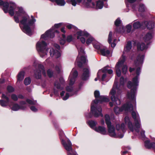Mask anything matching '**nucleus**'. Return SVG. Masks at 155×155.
<instances>
[{
  "label": "nucleus",
  "mask_w": 155,
  "mask_h": 155,
  "mask_svg": "<svg viewBox=\"0 0 155 155\" xmlns=\"http://www.w3.org/2000/svg\"><path fill=\"white\" fill-rule=\"evenodd\" d=\"M133 83L130 81L128 82L127 87L129 88H131L132 87H133V88L131 90L130 92H128L127 96L128 98L132 101V102L133 104H135L136 103L135 99V88L134 87V86L138 85L137 84L138 83L137 76L133 78Z\"/></svg>",
  "instance_id": "f257e3e1"
},
{
  "label": "nucleus",
  "mask_w": 155,
  "mask_h": 155,
  "mask_svg": "<svg viewBox=\"0 0 155 155\" xmlns=\"http://www.w3.org/2000/svg\"><path fill=\"white\" fill-rule=\"evenodd\" d=\"M125 59V56L124 55H122L120 60L116 66V74L118 77H120L121 75L120 68H122V73L124 74H126L127 71V66L124 64Z\"/></svg>",
  "instance_id": "f03ea898"
},
{
  "label": "nucleus",
  "mask_w": 155,
  "mask_h": 155,
  "mask_svg": "<svg viewBox=\"0 0 155 155\" xmlns=\"http://www.w3.org/2000/svg\"><path fill=\"white\" fill-rule=\"evenodd\" d=\"M34 21L32 18V20H28L27 17H24L20 21L21 24L23 25V31L28 34H30L31 30L30 28V26L32 25Z\"/></svg>",
  "instance_id": "7ed1b4c3"
},
{
  "label": "nucleus",
  "mask_w": 155,
  "mask_h": 155,
  "mask_svg": "<svg viewBox=\"0 0 155 155\" xmlns=\"http://www.w3.org/2000/svg\"><path fill=\"white\" fill-rule=\"evenodd\" d=\"M116 92L118 94H120L121 92V91L117 88V86H114L111 90L110 94V95H112L111 97V99L114 104L119 105L120 104V100L119 98L115 97L114 96V94Z\"/></svg>",
  "instance_id": "20e7f679"
},
{
  "label": "nucleus",
  "mask_w": 155,
  "mask_h": 155,
  "mask_svg": "<svg viewBox=\"0 0 155 155\" xmlns=\"http://www.w3.org/2000/svg\"><path fill=\"white\" fill-rule=\"evenodd\" d=\"M133 110L132 105L130 102H128L120 108L116 107L114 109V111L115 113L117 114L123 110L126 112H128L131 111Z\"/></svg>",
  "instance_id": "39448f33"
},
{
  "label": "nucleus",
  "mask_w": 155,
  "mask_h": 155,
  "mask_svg": "<svg viewBox=\"0 0 155 155\" xmlns=\"http://www.w3.org/2000/svg\"><path fill=\"white\" fill-rule=\"evenodd\" d=\"M98 102L97 100H95L94 101V103L91 104V112L94 116L96 117H97L100 115L102 116H103L101 113L102 111L101 108L100 107H96V104Z\"/></svg>",
  "instance_id": "423d86ee"
},
{
  "label": "nucleus",
  "mask_w": 155,
  "mask_h": 155,
  "mask_svg": "<svg viewBox=\"0 0 155 155\" xmlns=\"http://www.w3.org/2000/svg\"><path fill=\"white\" fill-rule=\"evenodd\" d=\"M47 44L43 41H40L38 42L37 44V48L38 51L40 52L41 56L43 57L44 55L46 54L47 50L46 46Z\"/></svg>",
  "instance_id": "0eeeda50"
},
{
  "label": "nucleus",
  "mask_w": 155,
  "mask_h": 155,
  "mask_svg": "<svg viewBox=\"0 0 155 155\" xmlns=\"http://www.w3.org/2000/svg\"><path fill=\"white\" fill-rule=\"evenodd\" d=\"M0 5H2L3 6V10L5 12H8V6L10 7V9L9 10V14L12 16L14 14L13 12V8L15 6V5L14 3L12 4H10L9 5L8 4L7 2H4L2 0H0Z\"/></svg>",
  "instance_id": "6e6552de"
},
{
  "label": "nucleus",
  "mask_w": 155,
  "mask_h": 155,
  "mask_svg": "<svg viewBox=\"0 0 155 155\" xmlns=\"http://www.w3.org/2000/svg\"><path fill=\"white\" fill-rule=\"evenodd\" d=\"M76 35L77 39H79L83 43H84L85 42V40L84 36L88 37L89 36V34L85 31H79L76 33Z\"/></svg>",
  "instance_id": "1a4fd4ad"
},
{
  "label": "nucleus",
  "mask_w": 155,
  "mask_h": 155,
  "mask_svg": "<svg viewBox=\"0 0 155 155\" xmlns=\"http://www.w3.org/2000/svg\"><path fill=\"white\" fill-rule=\"evenodd\" d=\"M78 75V72L75 69H73L71 72L69 76L70 85H72L74 83L75 81V79Z\"/></svg>",
  "instance_id": "9d476101"
},
{
  "label": "nucleus",
  "mask_w": 155,
  "mask_h": 155,
  "mask_svg": "<svg viewBox=\"0 0 155 155\" xmlns=\"http://www.w3.org/2000/svg\"><path fill=\"white\" fill-rule=\"evenodd\" d=\"M128 128L131 131L134 133H138L139 131L141 130L140 136L143 139L145 138V131L142 130L140 127H128Z\"/></svg>",
  "instance_id": "9b49d317"
},
{
  "label": "nucleus",
  "mask_w": 155,
  "mask_h": 155,
  "mask_svg": "<svg viewBox=\"0 0 155 155\" xmlns=\"http://www.w3.org/2000/svg\"><path fill=\"white\" fill-rule=\"evenodd\" d=\"M108 132L110 136L114 137H118L120 138H122L123 136V133H121L120 135H117L114 130V127H108Z\"/></svg>",
  "instance_id": "f8f14e48"
},
{
  "label": "nucleus",
  "mask_w": 155,
  "mask_h": 155,
  "mask_svg": "<svg viewBox=\"0 0 155 155\" xmlns=\"http://www.w3.org/2000/svg\"><path fill=\"white\" fill-rule=\"evenodd\" d=\"M54 32H58L57 30H56L53 31L49 30L46 31L44 34L42 35L41 37V38L46 39L47 38L49 37L51 38H53L54 37Z\"/></svg>",
  "instance_id": "ddd939ff"
},
{
  "label": "nucleus",
  "mask_w": 155,
  "mask_h": 155,
  "mask_svg": "<svg viewBox=\"0 0 155 155\" xmlns=\"http://www.w3.org/2000/svg\"><path fill=\"white\" fill-rule=\"evenodd\" d=\"M39 70L35 73V77L39 79L41 77V72L43 74L45 75V72L44 69V67L43 65H39Z\"/></svg>",
  "instance_id": "4468645a"
},
{
  "label": "nucleus",
  "mask_w": 155,
  "mask_h": 155,
  "mask_svg": "<svg viewBox=\"0 0 155 155\" xmlns=\"http://www.w3.org/2000/svg\"><path fill=\"white\" fill-rule=\"evenodd\" d=\"M61 142L65 148L68 151L72 152V144L69 140H67V143H66L63 139H62Z\"/></svg>",
  "instance_id": "2eb2a0df"
},
{
  "label": "nucleus",
  "mask_w": 155,
  "mask_h": 155,
  "mask_svg": "<svg viewBox=\"0 0 155 155\" xmlns=\"http://www.w3.org/2000/svg\"><path fill=\"white\" fill-rule=\"evenodd\" d=\"M85 58L82 56H78L76 59V63L77 64L79 67H81L83 63H84L86 61Z\"/></svg>",
  "instance_id": "dca6fc26"
},
{
  "label": "nucleus",
  "mask_w": 155,
  "mask_h": 155,
  "mask_svg": "<svg viewBox=\"0 0 155 155\" xmlns=\"http://www.w3.org/2000/svg\"><path fill=\"white\" fill-rule=\"evenodd\" d=\"M91 128L95 131L104 134L106 133V130L104 127H91Z\"/></svg>",
  "instance_id": "f3484780"
},
{
  "label": "nucleus",
  "mask_w": 155,
  "mask_h": 155,
  "mask_svg": "<svg viewBox=\"0 0 155 155\" xmlns=\"http://www.w3.org/2000/svg\"><path fill=\"white\" fill-rule=\"evenodd\" d=\"M99 92L98 91H96L94 92V95L96 98H99L101 101L108 102L109 101L108 98L103 96H100Z\"/></svg>",
  "instance_id": "a211bd4d"
},
{
  "label": "nucleus",
  "mask_w": 155,
  "mask_h": 155,
  "mask_svg": "<svg viewBox=\"0 0 155 155\" xmlns=\"http://www.w3.org/2000/svg\"><path fill=\"white\" fill-rule=\"evenodd\" d=\"M89 70L87 68L83 69L81 78L83 80H86L89 77Z\"/></svg>",
  "instance_id": "6ab92c4d"
},
{
  "label": "nucleus",
  "mask_w": 155,
  "mask_h": 155,
  "mask_svg": "<svg viewBox=\"0 0 155 155\" xmlns=\"http://www.w3.org/2000/svg\"><path fill=\"white\" fill-rule=\"evenodd\" d=\"M26 108L25 106H20L18 104H14L13 106L11 107L12 109L14 111H17L19 109L24 110Z\"/></svg>",
  "instance_id": "aec40b11"
},
{
  "label": "nucleus",
  "mask_w": 155,
  "mask_h": 155,
  "mask_svg": "<svg viewBox=\"0 0 155 155\" xmlns=\"http://www.w3.org/2000/svg\"><path fill=\"white\" fill-rule=\"evenodd\" d=\"M144 58V56L143 55H141V56H138L136 61H135V64L136 65H139L141 64L143 61Z\"/></svg>",
  "instance_id": "412c9836"
},
{
  "label": "nucleus",
  "mask_w": 155,
  "mask_h": 155,
  "mask_svg": "<svg viewBox=\"0 0 155 155\" xmlns=\"http://www.w3.org/2000/svg\"><path fill=\"white\" fill-rule=\"evenodd\" d=\"M142 25H146L147 28L149 29H151L154 28V25L153 22H148L146 21L142 24Z\"/></svg>",
  "instance_id": "4be33fe9"
},
{
  "label": "nucleus",
  "mask_w": 155,
  "mask_h": 155,
  "mask_svg": "<svg viewBox=\"0 0 155 155\" xmlns=\"http://www.w3.org/2000/svg\"><path fill=\"white\" fill-rule=\"evenodd\" d=\"M146 48L145 45L143 43H139L137 45V49L138 51H143Z\"/></svg>",
  "instance_id": "5701e85b"
},
{
  "label": "nucleus",
  "mask_w": 155,
  "mask_h": 155,
  "mask_svg": "<svg viewBox=\"0 0 155 155\" xmlns=\"http://www.w3.org/2000/svg\"><path fill=\"white\" fill-rule=\"evenodd\" d=\"M131 48V42H128L127 44L126 47L124 48V51L123 52V54L122 55H124V54L125 52H128L129 51Z\"/></svg>",
  "instance_id": "b1692460"
},
{
  "label": "nucleus",
  "mask_w": 155,
  "mask_h": 155,
  "mask_svg": "<svg viewBox=\"0 0 155 155\" xmlns=\"http://www.w3.org/2000/svg\"><path fill=\"white\" fill-rule=\"evenodd\" d=\"M50 55L51 56L54 55L56 58H58L60 56V54L59 52H57L56 53H54V51L53 49H51L50 50Z\"/></svg>",
  "instance_id": "393cba45"
},
{
  "label": "nucleus",
  "mask_w": 155,
  "mask_h": 155,
  "mask_svg": "<svg viewBox=\"0 0 155 155\" xmlns=\"http://www.w3.org/2000/svg\"><path fill=\"white\" fill-rule=\"evenodd\" d=\"M86 6L88 7H93L95 5V4L92 2V0H86Z\"/></svg>",
  "instance_id": "a878e982"
},
{
  "label": "nucleus",
  "mask_w": 155,
  "mask_h": 155,
  "mask_svg": "<svg viewBox=\"0 0 155 155\" xmlns=\"http://www.w3.org/2000/svg\"><path fill=\"white\" fill-rule=\"evenodd\" d=\"M100 52L101 54L104 56H106L110 54L109 51L105 48L101 49Z\"/></svg>",
  "instance_id": "bb28decb"
},
{
  "label": "nucleus",
  "mask_w": 155,
  "mask_h": 155,
  "mask_svg": "<svg viewBox=\"0 0 155 155\" xmlns=\"http://www.w3.org/2000/svg\"><path fill=\"white\" fill-rule=\"evenodd\" d=\"M152 38V35L151 33H147L144 37V40L145 42L150 40Z\"/></svg>",
  "instance_id": "cd10ccee"
},
{
  "label": "nucleus",
  "mask_w": 155,
  "mask_h": 155,
  "mask_svg": "<svg viewBox=\"0 0 155 155\" xmlns=\"http://www.w3.org/2000/svg\"><path fill=\"white\" fill-rule=\"evenodd\" d=\"M24 72L23 71L20 72L18 75V81H22L24 78Z\"/></svg>",
  "instance_id": "c85d7f7f"
},
{
  "label": "nucleus",
  "mask_w": 155,
  "mask_h": 155,
  "mask_svg": "<svg viewBox=\"0 0 155 155\" xmlns=\"http://www.w3.org/2000/svg\"><path fill=\"white\" fill-rule=\"evenodd\" d=\"M105 121L107 125V126H110L111 125V122L110 121V117L108 115H105Z\"/></svg>",
  "instance_id": "c756f323"
},
{
  "label": "nucleus",
  "mask_w": 155,
  "mask_h": 155,
  "mask_svg": "<svg viewBox=\"0 0 155 155\" xmlns=\"http://www.w3.org/2000/svg\"><path fill=\"white\" fill-rule=\"evenodd\" d=\"M88 37H89L87 40L86 41V44L88 45L93 41V44L95 42V40H94L93 38L91 36L89 35Z\"/></svg>",
  "instance_id": "7c9ffc66"
},
{
  "label": "nucleus",
  "mask_w": 155,
  "mask_h": 155,
  "mask_svg": "<svg viewBox=\"0 0 155 155\" xmlns=\"http://www.w3.org/2000/svg\"><path fill=\"white\" fill-rule=\"evenodd\" d=\"M87 124L90 126H95L97 125V123L96 121L90 120L87 122Z\"/></svg>",
  "instance_id": "2f4dec72"
},
{
  "label": "nucleus",
  "mask_w": 155,
  "mask_h": 155,
  "mask_svg": "<svg viewBox=\"0 0 155 155\" xmlns=\"http://www.w3.org/2000/svg\"><path fill=\"white\" fill-rule=\"evenodd\" d=\"M125 124L124 125L130 126L132 125L130 121L129 118L127 117H126L124 118Z\"/></svg>",
  "instance_id": "473e14b6"
},
{
  "label": "nucleus",
  "mask_w": 155,
  "mask_h": 155,
  "mask_svg": "<svg viewBox=\"0 0 155 155\" xmlns=\"http://www.w3.org/2000/svg\"><path fill=\"white\" fill-rule=\"evenodd\" d=\"M103 6V3L102 2L100 1H98L97 2L96 5V8H97L101 9Z\"/></svg>",
  "instance_id": "72a5a7b5"
},
{
  "label": "nucleus",
  "mask_w": 155,
  "mask_h": 155,
  "mask_svg": "<svg viewBox=\"0 0 155 155\" xmlns=\"http://www.w3.org/2000/svg\"><path fill=\"white\" fill-rule=\"evenodd\" d=\"M57 4L60 6H63L65 4V2L64 0H55Z\"/></svg>",
  "instance_id": "f704fd0d"
},
{
  "label": "nucleus",
  "mask_w": 155,
  "mask_h": 155,
  "mask_svg": "<svg viewBox=\"0 0 155 155\" xmlns=\"http://www.w3.org/2000/svg\"><path fill=\"white\" fill-rule=\"evenodd\" d=\"M103 72H107L108 74H110L112 73L113 71L111 69L107 70L106 67H105L102 69Z\"/></svg>",
  "instance_id": "c9c22d12"
},
{
  "label": "nucleus",
  "mask_w": 155,
  "mask_h": 155,
  "mask_svg": "<svg viewBox=\"0 0 155 155\" xmlns=\"http://www.w3.org/2000/svg\"><path fill=\"white\" fill-rule=\"evenodd\" d=\"M139 10L140 11L142 12L145 11V8L143 5L142 4L140 5Z\"/></svg>",
  "instance_id": "e433bc0d"
},
{
  "label": "nucleus",
  "mask_w": 155,
  "mask_h": 155,
  "mask_svg": "<svg viewBox=\"0 0 155 155\" xmlns=\"http://www.w3.org/2000/svg\"><path fill=\"white\" fill-rule=\"evenodd\" d=\"M140 26V24L139 22H137L134 23L133 25L134 28L136 29L139 28Z\"/></svg>",
  "instance_id": "4c0bfd02"
},
{
  "label": "nucleus",
  "mask_w": 155,
  "mask_h": 155,
  "mask_svg": "<svg viewBox=\"0 0 155 155\" xmlns=\"http://www.w3.org/2000/svg\"><path fill=\"white\" fill-rule=\"evenodd\" d=\"M26 102L29 104L31 105H35L36 104V101L27 99L26 100Z\"/></svg>",
  "instance_id": "58836bf2"
},
{
  "label": "nucleus",
  "mask_w": 155,
  "mask_h": 155,
  "mask_svg": "<svg viewBox=\"0 0 155 155\" xmlns=\"http://www.w3.org/2000/svg\"><path fill=\"white\" fill-rule=\"evenodd\" d=\"M31 81L30 78H25L24 81V83L25 85H28L30 83Z\"/></svg>",
  "instance_id": "ea45409f"
},
{
  "label": "nucleus",
  "mask_w": 155,
  "mask_h": 155,
  "mask_svg": "<svg viewBox=\"0 0 155 155\" xmlns=\"http://www.w3.org/2000/svg\"><path fill=\"white\" fill-rule=\"evenodd\" d=\"M62 36L63 39H61L60 40V44L62 45H64L65 42V36L63 34Z\"/></svg>",
  "instance_id": "a19ab883"
},
{
  "label": "nucleus",
  "mask_w": 155,
  "mask_h": 155,
  "mask_svg": "<svg viewBox=\"0 0 155 155\" xmlns=\"http://www.w3.org/2000/svg\"><path fill=\"white\" fill-rule=\"evenodd\" d=\"M112 32L110 31L109 32L108 37V42L109 43H110L112 41Z\"/></svg>",
  "instance_id": "79ce46f5"
},
{
  "label": "nucleus",
  "mask_w": 155,
  "mask_h": 155,
  "mask_svg": "<svg viewBox=\"0 0 155 155\" xmlns=\"http://www.w3.org/2000/svg\"><path fill=\"white\" fill-rule=\"evenodd\" d=\"M93 45L94 47L97 49H99L100 48V46L97 42L95 41V42L94 43Z\"/></svg>",
  "instance_id": "37998d69"
},
{
  "label": "nucleus",
  "mask_w": 155,
  "mask_h": 155,
  "mask_svg": "<svg viewBox=\"0 0 155 155\" xmlns=\"http://www.w3.org/2000/svg\"><path fill=\"white\" fill-rule=\"evenodd\" d=\"M54 85L55 87L58 89H60L61 90L62 89V88L61 87L60 84H59L57 82H55L54 84Z\"/></svg>",
  "instance_id": "c03bdc74"
},
{
  "label": "nucleus",
  "mask_w": 155,
  "mask_h": 155,
  "mask_svg": "<svg viewBox=\"0 0 155 155\" xmlns=\"http://www.w3.org/2000/svg\"><path fill=\"white\" fill-rule=\"evenodd\" d=\"M7 89L9 92H12L14 91V89L11 86H8L7 87Z\"/></svg>",
  "instance_id": "a18cd8bd"
},
{
  "label": "nucleus",
  "mask_w": 155,
  "mask_h": 155,
  "mask_svg": "<svg viewBox=\"0 0 155 155\" xmlns=\"http://www.w3.org/2000/svg\"><path fill=\"white\" fill-rule=\"evenodd\" d=\"M11 98L14 101H16L18 100V97L15 94H12L11 95Z\"/></svg>",
  "instance_id": "49530a36"
},
{
  "label": "nucleus",
  "mask_w": 155,
  "mask_h": 155,
  "mask_svg": "<svg viewBox=\"0 0 155 155\" xmlns=\"http://www.w3.org/2000/svg\"><path fill=\"white\" fill-rule=\"evenodd\" d=\"M7 102H5L3 100H0V104L2 106H5L7 105Z\"/></svg>",
  "instance_id": "de8ad7c7"
},
{
  "label": "nucleus",
  "mask_w": 155,
  "mask_h": 155,
  "mask_svg": "<svg viewBox=\"0 0 155 155\" xmlns=\"http://www.w3.org/2000/svg\"><path fill=\"white\" fill-rule=\"evenodd\" d=\"M121 21L119 19H117L115 22V24L116 26H118L119 24L121 23Z\"/></svg>",
  "instance_id": "09e8293b"
},
{
  "label": "nucleus",
  "mask_w": 155,
  "mask_h": 155,
  "mask_svg": "<svg viewBox=\"0 0 155 155\" xmlns=\"http://www.w3.org/2000/svg\"><path fill=\"white\" fill-rule=\"evenodd\" d=\"M2 98L5 99L6 100L7 102H8L9 101V98L4 94H2Z\"/></svg>",
  "instance_id": "8fccbe9b"
},
{
  "label": "nucleus",
  "mask_w": 155,
  "mask_h": 155,
  "mask_svg": "<svg viewBox=\"0 0 155 155\" xmlns=\"http://www.w3.org/2000/svg\"><path fill=\"white\" fill-rule=\"evenodd\" d=\"M49 77H51L53 75V72L52 71L50 70H48L47 71Z\"/></svg>",
  "instance_id": "3c124183"
},
{
  "label": "nucleus",
  "mask_w": 155,
  "mask_h": 155,
  "mask_svg": "<svg viewBox=\"0 0 155 155\" xmlns=\"http://www.w3.org/2000/svg\"><path fill=\"white\" fill-rule=\"evenodd\" d=\"M70 2L72 5L74 6H76L77 4L76 0H71Z\"/></svg>",
  "instance_id": "603ef678"
},
{
  "label": "nucleus",
  "mask_w": 155,
  "mask_h": 155,
  "mask_svg": "<svg viewBox=\"0 0 155 155\" xmlns=\"http://www.w3.org/2000/svg\"><path fill=\"white\" fill-rule=\"evenodd\" d=\"M66 27L68 29H71L72 28H74V26L70 24H68L66 25Z\"/></svg>",
  "instance_id": "864d4df0"
},
{
  "label": "nucleus",
  "mask_w": 155,
  "mask_h": 155,
  "mask_svg": "<svg viewBox=\"0 0 155 155\" xmlns=\"http://www.w3.org/2000/svg\"><path fill=\"white\" fill-rule=\"evenodd\" d=\"M72 37L71 35L68 36L67 38V41L68 42H70L72 41Z\"/></svg>",
  "instance_id": "5fc2aeb1"
},
{
  "label": "nucleus",
  "mask_w": 155,
  "mask_h": 155,
  "mask_svg": "<svg viewBox=\"0 0 155 155\" xmlns=\"http://www.w3.org/2000/svg\"><path fill=\"white\" fill-rule=\"evenodd\" d=\"M82 53H84V51L83 49L81 48L79 50V54L78 56H81Z\"/></svg>",
  "instance_id": "6e6d98bb"
},
{
  "label": "nucleus",
  "mask_w": 155,
  "mask_h": 155,
  "mask_svg": "<svg viewBox=\"0 0 155 155\" xmlns=\"http://www.w3.org/2000/svg\"><path fill=\"white\" fill-rule=\"evenodd\" d=\"M132 115L134 119H136V118L137 114L136 112L134 111H133L132 112Z\"/></svg>",
  "instance_id": "4d7b16f0"
},
{
  "label": "nucleus",
  "mask_w": 155,
  "mask_h": 155,
  "mask_svg": "<svg viewBox=\"0 0 155 155\" xmlns=\"http://www.w3.org/2000/svg\"><path fill=\"white\" fill-rule=\"evenodd\" d=\"M127 31L128 32H130V31L131 26L130 25H128L127 27Z\"/></svg>",
  "instance_id": "13d9d810"
},
{
  "label": "nucleus",
  "mask_w": 155,
  "mask_h": 155,
  "mask_svg": "<svg viewBox=\"0 0 155 155\" xmlns=\"http://www.w3.org/2000/svg\"><path fill=\"white\" fill-rule=\"evenodd\" d=\"M135 123L136 126H139L140 125V121L137 120L135 119Z\"/></svg>",
  "instance_id": "bf43d9fd"
},
{
  "label": "nucleus",
  "mask_w": 155,
  "mask_h": 155,
  "mask_svg": "<svg viewBox=\"0 0 155 155\" xmlns=\"http://www.w3.org/2000/svg\"><path fill=\"white\" fill-rule=\"evenodd\" d=\"M69 97V95L68 93H67L66 94L65 96L63 98V99L64 100H66L68 99Z\"/></svg>",
  "instance_id": "052dcab7"
},
{
  "label": "nucleus",
  "mask_w": 155,
  "mask_h": 155,
  "mask_svg": "<svg viewBox=\"0 0 155 155\" xmlns=\"http://www.w3.org/2000/svg\"><path fill=\"white\" fill-rule=\"evenodd\" d=\"M30 109L31 110L34 112H36L37 110V109L34 106H32L31 107Z\"/></svg>",
  "instance_id": "680f3d73"
},
{
  "label": "nucleus",
  "mask_w": 155,
  "mask_h": 155,
  "mask_svg": "<svg viewBox=\"0 0 155 155\" xmlns=\"http://www.w3.org/2000/svg\"><path fill=\"white\" fill-rule=\"evenodd\" d=\"M120 83L121 84H124V78L123 77H121V78H120Z\"/></svg>",
  "instance_id": "e2e57ef3"
},
{
  "label": "nucleus",
  "mask_w": 155,
  "mask_h": 155,
  "mask_svg": "<svg viewBox=\"0 0 155 155\" xmlns=\"http://www.w3.org/2000/svg\"><path fill=\"white\" fill-rule=\"evenodd\" d=\"M61 25H62V23H59L58 24H56L54 26L55 28H58L60 27Z\"/></svg>",
  "instance_id": "0e129e2a"
},
{
  "label": "nucleus",
  "mask_w": 155,
  "mask_h": 155,
  "mask_svg": "<svg viewBox=\"0 0 155 155\" xmlns=\"http://www.w3.org/2000/svg\"><path fill=\"white\" fill-rule=\"evenodd\" d=\"M124 127H118L117 128V129L118 130H120V131H122V132L124 131V130H123V129H124Z\"/></svg>",
  "instance_id": "69168bd1"
},
{
  "label": "nucleus",
  "mask_w": 155,
  "mask_h": 155,
  "mask_svg": "<svg viewBox=\"0 0 155 155\" xmlns=\"http://www.w3.org/2000/svg\"><path fill=\"white\" fill-rule=\"evenodd\" d=\"M61 68V67L60 66H57L56 67V69L58 71H59Z\"/></svg>",
  "instance_id": "338daca9"
},
{
  "label": "nucleus",
  "mask_w": 155,
  "mask_h": 155,
  "mask_svg": "<svg viewBox=\"0 0 155 155\" xmlns=\"http://www.w3.org/2000/svg\"><path fill=\"white\" fill-rule=\"evenodd\" d=\"M14 19L15 21L17 23H18L19 22V19L17 17H16V16H14Z\"/></svg>",
  "instance_id": "774afa93"
}]
</instances>
